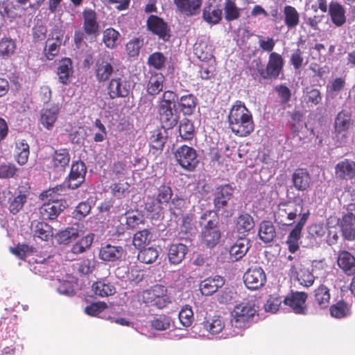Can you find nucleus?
I'll list each match as a JSON object with an SVG mask.
<instances>
[{
  "mask_svg": "<svg viewBox=\"0 0 355 355\" xmlns=\"http://www.w3.org/2000/svg\"><path fill=\"white\" fill-rule=\"evenodd\" d=\"M228 123L232 132L240 137L249 136L254 129L252 114L241 101H236L230 108Z\"/></svg>",
  "mask_w": 355,
  "mask_h": 355,
  "instance_id": "nucleus-1",
  "label": "nucleus"
},
{
  "mask_svg": "<svg viewBox=\"0 0 355 355\" xmlns=\"http://www.w3.org/2000/svg\"><path fill=\"white\" fill-rule=\"evenodd\" d=\"M257 312L258 307L252 302H242L236 304L231 313L230 320L232 326L239 330L235 334H241L248 328Z\"/></svg>",
  "mask_w": 355,
  "mask_h": 355,
  "instance_id": "nucleus-2",
  "label": "nucleus"
},
{
  "mask_svg": "<svg viewBox=\"0 0 355 355\" xmlns=\"http://www.w3.org/2000/svg\"><path fill=\"white\" fill-rule=\"evenodd\" d=\"M302 200L299 202L286 201L280 202L274 212L275 221L282 225H291L299 216L300 219L305 211H303Z\"/></svg>",
  "mask_w": 355,
  "mask_h": 355,
  "instance_id": "nucleus-3",
  "label": "nucleus"
},
{
  "mask_svg": "<svg viewBox=\"0 0 355 355\" xmlns=\"http://www.w3.org/2000/svg\"><path fill=\"white\" fill-rule=\"evenodd\" d=\"M207 221L202 232V241L209 248L214 247L220 241L221 234L218 227V218L213 211H205L200 217V223Z\"/></svg>",
  "mask_w": 355,
  "mask_h": 355,
  "instance_id": "nucleus-4",
  "label": "nucleus"
},
{
  "mask_svg": "<svg viewBox=\"0 0 355 355\" xmlns=\"http://www.w3.org/2000/svg\"><path fill=\"white\" fill-rule=\"evenodd\" d=\"M142 301L146 304L155 306L158 309L166 307L170 302L167 295V288L162 285L156 284L142 293Z\"/></svg>",
  "mask_w": 355,
  "mask_h": 355,
  "instance_id": "nucleus-5",
  "label": "nucleus"
},
{
  "mask_svg": "<svg viewBox=\"0 0 355 355\" xmlns=\"http://www.w3.org/2000/svg\"><path fill=\"white\" fill-rule=\"evenodd\" d=\"M174 157L180 166L189 172L193 171L199 164L196 150L187 145L178 147Z\"/></svg>",
  "mask_w": 355,
  "mask_h": 355,
  "instance_id": "nucleus-6",
  "label": "nucleus"
},
{
  "mask_svg": "<svg viewBox=\"0 0 355 355\" xmlns=\"http://www.w3.org/2000/svg\"><path fill=\"white\" fill-rule=\"evenodd\" d=\"M284 60L282 55L277 52H271L265 69L258 71L260 76L263 79L275 80L282 73Z\"/></svg>",
  "mask_w": 355,
  "mask_h": 355,
  "instance_id": "nucleus-7",
  "label": "nucleus"
},
{
  "mask_svg": "<svg viewBox=\"0 0 355 355\" xmlns=\"http://www.w3.org/2000/svg\"><path fill=\"white\" fill-rule=\"evenodd\" d=\"M130 81L121 77H116L110 80L106 90L109 98L112 100L127 97L130 91Z\"/></svg>",
  "mask_w": 355,
  "mask_h": 355,
  "instance_id": "nucleus-8",
  "label": "nucleus"
},
{
  "mask_svg": "<svg viewBox=\"0 0 355 355\" xmlns=\"http://www.w3.org/2000/svg\"><path fill=\"white\" fill-rule=\"evenodd\" d=\"M310 214V211L306 209L293 229L289 232L286 238V243L288 246V250L291 253L293 254L299 250L302 230L308 220Z\"/></svg>",
  "mask_w": 355,
  "mask_h": 355,
  "instance_id": "nucleus-9",
  "label": "nucleus"
},
{
  "mask_svg": "<svg viewBox=\"0 0 355 355\" xmlns=\"http://www.w3.org/2000/svg\"><path fill=\"white\" fill-rule=\"evenodd\" d=\"M48 202L39 209L40 216L44 220H54L64 209L66 201L58 198H48Z\"/></svg>",
  "mask_w": 355,
  "mask_h": 355,
  "instance_id": "nucleus-10",
  "label": "nucleus"
},
{
  "mask_svg": "<svg viewBox=\"0 0 355 355\" xmlns=\"http://www.w3.org/2000/svg\"><path fill=\"white\" fill-rule=\"evenodd\" d=\"M114 58L110 56L98 58L95 62L94 71L96 80L105 83L109 80L114 72Z\"/></svg>",
  "mask_w": 355,
  "mask_h": 355,
  "instance_id": "nucleus-11",
  "label": "nucleus"
},
{
  "mask_svg": "<svg viewBox=\"0 0 355 355\" xmlns=\"http://www.w3.org/2000/svg\"><path fill=\"white\" fill-rule=\"evenodd\" d=\"M243 281L250 290H257L266 282V275L261 267H251L243 275Z\"/></svg>",
  "mask_w": 355,
  "mask_h": 355,
  "instance_id": "nucleus-12",
  "label": "nucleus"
},
{
  "mask_svg": "<svg viewBox=\"0 0 355 355\" xmlns=\"http://www.w3.org/2000/svg\"><path fill=\"white\" fill-rule=\"evenodd\" d=\"M86 166L83 162L76 161L73 162L67 182L68 188L76 189L85 181Z\"/></svg>",
  "mask_w": 355,
  "mask_h": 355,
  "instance_id": "nucleus-13",
  "label": "nucleus"
},
{
  "mask_svg": "<svg viewBox=\"0 0 355 355\" xmlns=\"http://www.w3.org/2000/svg\"><path fill=\"white\" fill-rule=\"evenodd\" d=\"M146 25L150 31L157 35L163 41H168L171 37L170 29L167 24L157 15H151L148 17Z\"/></svg>",
  "mask_w": 355,
  "mask_h": 355,
  "instance_id": "nucleus-14",
  "label": "nucleus"
},
{
  "mask_svg": "<svg viewBox=\"0 0 355 355\" xmlns=\"http://www.w3.org/2000/svg\"><path fill=\"white\" fill-rule=\"evenodd\" d=\"M307 294L304 292H292L286 296L283 302L285 305L288 306L296 314H306L307 307L306 301Z\"/></svg>",
  "mask_w": 355,
  "mask_h": 355,
  "instance_id": "nucleus-15",
  "label": "nucleus"
},
{
  "mask_svg": "<svg viewBox=\"0 0 355 355\" xmlns=\"http://www.w3.org/2000/svg\"><path fill=\"white\" fill-rule=\"evenodd\" d=\"M234 188L230 184H225L216 187L214 193V205L216 211L224 209L228 201L232 198Z\"/></svg>",
  "mask_w": 355,
  "mask_h": 355,
  "instance_id": "nucleus-16",
  "label": "nucleus"
},
{
  "mask_svg": "<svg viewBox=\"0 0 355 355\" xmlns=\"http://www.w3.org/2000/svg\"><path fill=\"white\" fill-rule=\"evenodd\" d=\"M60 107L58 103L47 104L44 106L40 113V123L47 130L54 127L60 113Z\"/></svg>",
  "mask_w": 355,
  "mask_h": 355,
  "instance_id": "nucleus-17",
  "label": "nucleus"
},
{
  "mask_svg": "<svg viewBox=\"0 0 355 355\" xmlns=\"http://www.w3.org/2000/svg\"><path fill=\"white\" fill-rule=\"evenodd\" d=\"M83 28L86 35L96 37L99 33L100 26L96 11L92 8H85L83 12Z\"/></svg>",
  "mask_w": 355,
  "mask_h": 355,
  "instance_id": "nucleus-18",
  "label": "nucleus"
},
{
  "mask_svg": "<svg viewBox=\"0 0 355 355\" xmlns=\"http://www.w3.org/2000/svg\"><path fill=\"white\" fill-rule=\"evenodd\" d=\"M294 188L298 191H307L312 184L311 177L306 168H298L291 175Z\"/></svg>",
  "mask_w": 355,
  "mask_h": 355,
  "instance_id": "nucleus-19",
  "label": "nucleus"
},
{
  "mask_svg": "<svg viewBox=\"0 0 355 355\" xmlns=\"http://www.w3.org/2000/svg\"><path fill=\"white\" fill-rule=\"evenodd\" d=\"M335 176L340 180H352L355 178V162L345 159L335 166Z\"/></svg>",
  "mask_w": 355,
  "mask_h": 355,
  "instance_id": "nucleus-20",
  "label": "nucleus"
},
{
  "mask_svg": "<svg viewBox=\"0 0 355 355\" xmlns=\"http://www.w3.org/2000/svg\"><path fill=\"white\" fill-rule=\"evenodd\" d=\"M337 265L347 276L355 275V257L347 250H340L337 257Z\"/></svg>",
  "mask_w": 355,
  "mask_h": 355,
  "instance_id": "nucleus-21",
  "label": "nucleus"
},
{
  "mask_svg": "<svg viewBox=\"0 0 355 355\" xmlns=\"http://www.w3.org/2000/svg\"><path fill=\"white\" fill-rule=\"evenodd\" d=\"M173 2L178 12L191 17L200 13L202 0H174Z\"/></svg>",
  "mask_w": 355,
  "mask_h": 355,
  "instance_id": "nucleus-22",
  "label": "nucleus"
},
{
  "mask_svg": "<svg viewBox=\"0 0 355 355\" xmlns=\"http://www.w3.org/2000/svg\"><path fill=\"white\" fill-rule=\"evenodd\" d=\"M225 284L223 277L215 275L209 277L201 281L199 285L200 293L202 295L209 296L216 293L219 288Z\"/></svg>",
  "mask_w": 355,
  "mask_h": 355,
  "instance_id": "nucleus-23",
  "label": "nucleus"
},
{
  "mask_svg": "<svg viewBox=\"0 0 355 355\" xmlns=\"http://www.w3.org/2000/svg\"><path fill=\"white\" fill-rule=\"evenodd\" d=\"M125 250L122 246L106 244L101 246L99 250V259L104 261H116L121 259Z\"/></svg>",
  "mask_w": 355,
  "mask_h": 355,
  "instance_id": "nucleus-24",
  "label": "nucleus"
},
{
  "mask_svg": "<svg viewBox=\"0 0 355 355\" xmlns=\"http://www.w3.org/2000/svg\"><path fill=\"white\" fill-rule=\"evenodd\" d=\"M250 240L245 236L239 237L230 248V257L233 261L241 259L250 248Z\"/></svg>",
  "mask_w": 355,
  "mask_h": 355,
  "instance_id": "nucleus-25",
  "label": "nucleus"
},
{
  "mask_svg": "<svg viewBox=\"0 0 355 355\" xmlns=\"http://www.w3.org/2000/svg\"><path fill=\"white\" fill-rule=\"evenodd\" d=\"M126 227H118L117 232L123 234L125 230H133L145 221L144 215L138 210H128L125 213Z\"/></svg>",
  "mask_w": 355,
  "mask_h": 355,
  "instance_id": "nucleus-26",
  "label": "nucleus"
},
{
  "mask_svg": "<svg viewBox=\"0 0 355 355\" xmlns=\"http://www.w3.org/2000/svg\"><path fill=\"white\" fill-rule=\"evenodd\" d=\"M222 9L220 4L207 3L202 9V19L209 24H217L222 19Z\"/></svg>",
  "mask_w": 355,
  "mask_h": 355,
  "instance_id": "nucleus-27",
  "label": "nucleus"
},
{
  "mask_svg": "<svg viewBox=\"0 0 355 355\" xmlns=\"http://www.w3.org/2000/svg\"><path fill=\"white\" fill-rule=\"evenodd\" d=\"M70 162V155L66 148L54 151L51 155V166L56 171H64Z\"/></svg>",
  "mask_w": 355,
  "mask_h": 355,
  "instance_id": "nucleus-28",
  "label": "nucleus"
},
{
  "mask_svg": "<svg viewBox=\"0 0 355 355\" xmlns=\"http://www.w3.org/2000/svg\"><path fill=\"white\" fill-rule=\"evenodd\" d=\"M350 125L351 114L345 110L339 112L335 118L334 125L336 137H338L340 135H342L345 137L346 132L349 129Z\"/></svg>",
  "mask_w": 355,
  "mask_h": 355,
  "instance_id": "nucleus-29",
  "label": "nucleus"
},
{
  "mask_svg": "<svg viewBox=\"0 0 355 355\" xmlns=\"http://www.w3.org/2000/svg\"><path fill=\"white\" fill-rule=\"evenodd\" d=\"M346 11L343 5L336 1H332L329 6V15L331 22L336 26L340 27L346 22Z\"/></svg>",
  "mask_w": 355,
  "mask_h": 355,
  "instance_id": "nucleus-30",
  "label": "nucleus"
},
{
  "mask_svg": "<svg viewBox=\"0 0 355 355\" xmlns=\"http://www.w3.org/2000/svg\"><path fill=\"white\" fill-rule=\"evenodd\" d=\"M158 114L164 129H171L178 123L179 117L175 109L158 107Z\"/></svg>",
  "mask_w": 355,
  "mask_h": 355,
  "instance_id": "nucleus-31",
  "label": "nucleus"
},
{
  "mask_svg": "<svg viewBox=\"0 0 355 355\" xmlns=\"http://www.w3.org/2000/svg\"><path fill=\"white\" fill-rule=\"evenodd\" d=\"M188 252V248L183 243H172L168 251V257L169 262L177 265L180 263L185 257Z\"/></svg>",
  "mask_w": 355,
  "mask_h": 355,
  "instance_id": "nucleus-32",
  "label": "nucleus"
},
{
  "mask_svg": "<svg viewBox=\"0 0 355 355\" xmlns=\"http://www.w3.org/2000/svg\"><path fill=\"white\" fill-rule=\"evenodd\" d=\"M92 288L94 294L101 297H108L116 293L114 285L106 279L93 283Z\"/></svg>",
  "mask_w": 355,
  "mask_h": 355,
  "instance_id": "nucleus-33",
  "label": "nucleus"
},
{
  "mask_svg": "<svg viewBox=\"0 0 355 355\" xmlns=\"http://www.w3.org/2000/svg\"><path fill=\"white\" fill-rule=\"evenodd\" d=\"M164 80L165 78L162 73H152L146 86L148 94L151 96H155L162 92Z\"/></svg>",
  "mask_w": 355,
  "mask_h": 355,
  "instance_id": "nucleus-34",
  "label": "nucleus"
},
{
  "mask_svg": "<svg viewBox=\"0 0 355 355\" xmlns=\"http://www.w3.org/2000/svg\"><path fill=\"white\" fill-rule=\"evenodd\" d=\"M283 17L288 30L295 28L300 24V13L294 6L286 5L283 9Z\"/></svg>",
  "mask_w": 355,
  "mask_h": 355,
  "instance_id": "nucleus-35",
  "label": "nucleus"
},
{
  "mask_svg": "<svg viewBox=\"0 0 355 355\" xmlns=\"http://www.w3.org/2000/svg\"><path fill=\"white\" fill-rule=\"evenodd\" d=\"M178 107L184 115H191L197 105V98L192 94L182 96L178 101Z\"/></svg>",
  "mask_w": 355,
  "mask_h": 355,
  "instance_id": "nucleus-36",
  "label": "nucleus"
},
{
  "mask_svg": "<svg viewBox=\"0 0 355 355\" xmlns=\"http://www.w3.org/2000/svg\"><path fill=\"white\" fill-rule=\"evenodd\" d=\"M72 61L70 58L62 59L57 68V74L59 81L63 85H67L69 78L73 74Z\"/></svg>",
  "mask_w": 355,
  "mask_h": 355,
  "instance_id": "nucleus-37",
  "label": "nucleus"
},
{
  "mask_svg": "<svg viewBox=\"0 0 355 355\" xmlns=\"http://www.w3.org/2000/svg\"><path fill=\"white\" fill-rule=\"evenodd\" d=\"M30 154L28 144L24 140H17L15 142V159L21 166L26 164Z\"/></svg>",
  "mask_w": 355,
  "mask_h": 355,
  "instance_id": "nucleus-38",
  "label": "nucleus"
},
{
  "mask_svg": "<svg viewBox=\"0 0 355 355\" xmlns=\"http://www.w3.org/2000/svg\"><path fill=\"white\" fill-rule=\"evenodd\" d=\"M167 140V132L166 130L157 128L151 132L149 139L150 145L152 148L161 152Z\"/></svg>",
  "mask_w": 355,
  "mask_h": 355,
  "instance_id": "nucleus-39",
  "label": "nucleus"
},
{
  "mask_svg": "<svg viewBox=\"0 0 355 355\" xmlns=\"http://www.w3.org/2000/svg\"><path fill=\"white\" fill-rule=\"evenodd\" d=\"M314 303L321 309H326L329 305L330 293L329 289L322 284L314 290Z\"/></svg>",
  "mask_w": 355,
  "mask_h": 355,
  "instance_id": "nucleus-40",
  "label": "nucleus"
},
{
  "mask_svg": "<svg viewBox=\"0 0 355 355\" xmlns=\"http://www.w3.org/2000/svg\"><path fill=\"white\" fill-rule=\"evenodd\" d=\"M260 239L264 243H270L273 241L276 236V231L274 225L270 221L263 220L261 223L259 230Z\"/></svg>",
  "mask_w": 355,
  "mask_h": 355,
  "instance_id": "nucleus-41",
  "label": "nucleus"
},
{
  "mask_svg": "<svg viewBox=\"0 0 355 355\" xmlns=\"http://www.w3.org/2000/svg\"><path fill=\"white\" fill-rule=\"evenodd\" d=\"M254 227V219L249 214L243 213L237 217L236 228L239 233L244 234L250 232Z\"/></svg>",
  "mask_w": 355,
  "mask_h": 355,
  "instance_id": "nucleus-42",
  "label": "nucleus"
},
{
  "mask_svg": "<svg viewBox=\"0 0 355 355\" xmlns=\"http://www.w3.org/2000/svg\"><path fill=\"white\" fill-rule=\"evenodd\" d=\"M120 37L119 31L110 27L103 31L102 40L106 48L113 49L119 43Z\"/></svg>",
  "mask_w": 355,
  "mask_h": 355,
  "instance_id": "nucleus-43",
  "label": "nucleus"
},
{
  "mask_svg": "<svg viewBox=\"0 0 355 355\" xmlns=\"http://www.w3.org/2000/svg\"><path fill=\"white\" fill-rule=\"evenodd\" d=\"M342 236L345 240L352 241L355 240V222L348 218L342 216L340 223Z\"/></svg>",
  "mask_w": 355,
  "mask_h": 355,
  "instance_id": "nucleus-44",
  "label": "nucleus"
},
{
  "mask_svg": "<svg viewBox=\"0 0 355 355\" xmlns=\"http://www.w3.org/2000/svg\"><path fill=\"white\" fill-rule=\"evenodd\" d=\"M16 48L15 40L10 37H3L0 40V57L2 59H8L15 53Z\"/></svg>",
  "mask_w": 355,
  "mask_h": 355,
  "instance_id": "nucleus-45",
  "label": "nucleus"
},
{
  "mask_svg": "<svg viewBox=\"0 0 355 355\" xmlns=\"http://www.w3.org/2000/svg\"><path fill=\"white\" fill-rule=\"evenodd\" d=\"M152 236V233L147 229L138 231L134 234L132 243L137 249L144 248L149 244Z\"/></svg>",
  "mask_w": 355,
  "mask_h": 355,
  "instance_id": "nucleus-46",
  "label": "nucleus"
},
{
  "mask_svg": "<svg viewBox=\"0 0 355 355\" xmlns=\"http://www.w3.org/2000/svg\"><path fill=\"white\" fill-rule=\"evenodd\" d=\"M180 136L184 141H189L195 136V128L192 121L187 118L180 121L179 125Z\"/></svg>",
  "mask_w": 355,
  "mask_h": 355,
  "instance_id": "nucleus-47",
  "label": "nucleus"
},
{
  "mask_svg": "<svg viewBox=\"0 0 355 355\" xmlns=\"http://www.w3.org/2000/svg\"><path fill=\"white\" fill-rule=\"evenodd\" d=\"M225 19L227 21L238 19L241 16V9L234 0H225L224 3Z\"/></svg>",
  "mask_w": 355,
  "mask_h": 355,
  "instance_id": "nucleus-48",
  "label": "nucleus"
},
{
  "mask_svg": "<svg viewBox=\"0 0 355 355\" xmlns=\"http://www.w3.org/2000/svg\"><path fill=\"white\" fill-rule=\"evenodd\" d=\"M34 236L47 241L53 235V228L45 222H37L34 229Z\"/></svg>",
  "mask_w": 355,
  "mask_h": 355,
  "instance_id": "nucleus-49",
  "label": "nucleus"
},
{
  "mask_svg": "<svg viewBox=\"0 0 355 355\" xmlns=\"http://www.w3.org/2000/svg\"><path fill=\"white\" fill-rule=\"evenodd\" d=\"M329 311L331 315L336 318H345L351 313L349 306L343 300H340L331 305Z\"/></svg>",
  "mask_w": 355,
  "mask_h": 355,
  "instance_id": "nucleus-50",
  "label": "nucleus"
},
{
  "mask_svg": "<svg viewBox=\"0 0 355 355\" xmlns=\"http://www.w3.org/2000/svg\"><path fill=\"white\" fill-rule=\"evenodd\" d=\"M79 236L78 230L68 227L56 234L55 238L60 244H67L75 241Z\"/></svg>",
  "mask_w": 355,
  "mask_h": 355,
  "instance_id": "nucleus-51",
  "label": "nucleus"
},
{
  "mask_svg": "<svg viewBox=\"0 0 355 355\" xmlns=\"http://www.w3.org/2000/svg\"><path fill=\"white\" fill-rule=\"evenodd\" d=\"M94 237V235L93 234H89L85 236L82 237L72 245L71 252L75 254L83 253L92 245Z\"/></svg>",
  "mask_w": 355,
  "mask_h": 355,
  "instance_id": "nucleus-52",
  "label": "nucleus"
},
{
  "mask_svg": "<svg viewBox=\"0 0 355 355\" xmlns=\"http://www.w3.org/2000/svg\"><path fill=\"white\" fill-rule=\"evenodd\" d=\"M27 196L24 193H19L16 196L9 197L8 209L12 214H17L24 207L26 202Z\"/></svg>",
  "mask_w": 355,
  "mask_h": 355,
  "instance_id": "nucleus-53",
  "label": "nucleus"
},
{
  "mask_svg": "<svg viewBox=\"0 0 355 355\" xmlns=\"http://www.w3.org/2000/svg\"><path fill=\"white\" fill-rule=\"evenodd\" d=\"M204 329L211 334L220 333L225 327V323L220 316L207 320L202 323Z\"/></svg>",
  "mask_w": 355,
  "mask_h": 355,
  "instance_id": "nucleus-54",
  "label": "nucleus"
},
{
  "mask_svg": "<svg viewBox=\"0 0 355 355\" xmlns=\"http://www.w3.org/2000/svg\"><path fill=\"white\" fill-rule=\"evenodd\" d=\"M178 101V96L175 92L171 90H166L162 94L158 107L175 109Z\"/></svg>",
  "mask_w": 355,
  "mask_h": 355,
  "instance_id": "nucleus-55",
  "label": "nucleus"
},
{
  "mask_svg": "<svg viewBox=\"0 0 355 355\" xmlns=\"http://www.w3.org/2000/svg\"><path fill=\"white\" fill-rule=\"evenodd\" d=\"M159 255V252L155 248H144L143 250H140L137 255V259L142 263H152L155 262Z\"/></svg>",
  "mask_w": 355,
  "mask_h": 355,
  "instance_id": "nucleus-56",
  "label": "nucleus"
},
{
  "mask_svg": "<svg viewBox=\"0 0 355 355\" xmlns=\"http://www.w3.org/2000/svg\"><path fill=\"white\" fill-rule=\"evenodd\" d=\"M128 173L126 164L121 161L114 162L110 168V175L114 179L124 180Z\"/></svg>",
  "mask_w": 355,
  "mask_h": 355,
  "instance_id": "nucleus-57",
  "label": "nucleus"
},
{
  "mask_svg": "<svg viewBox=\"0 0 355 355\" xmlns=\"http://www.w3.org/2000/svg\"><path fill=\"white\" fill-rule=\"evenodd\" d=\"M166 62V58L161 52H155L148 58V64L158 70L164 68Z\"/></svg>",
  "mask_w": 355,
  "mask_h": 355,
  "instance_id": "nucleus-58",
  "label": "nucleus"
},
{
  "mask_svg": "<svg viewBox=\"0 0 355 355\" xmlns=\"http://www.w3.org/2000/svg\"><path fill=\"white\" fill-rule=\"evenodd\" d=\"M172 196L173 191L169 185L163 184L158 187L156 198L162 205H166L171 199Z\"/></svg>",
  "mask_w": 355,
  "mask_h": 355,
  "instance_id": "nucleus-59",
  "label": "nucleus"
},
{
  "mask_svg": "<svg viewBox=\"0 0 355 355\" xmlns=\"http://www.w3.org/2000/svg\"><path fill=\"white\" fill-rule=\"evenodd\" d=\"M144 209L150 213L159 214L163 209V205L153 196H148L144 201Z\"/></svg>",
  "mask_w": 355,
  "mask_h": 355,
  "instance_id": "nucleus-60",
  "label": "nucleus"
},
{
  "mask_svg": "<svg viewBox=\"0 0 355 355\" xmlns=\"http://www.w3.org/2000/svg\"><path fill=\"white\" fill-rule=\"evenodd\" d=\"M171 318L166 315H159L154 318L150 322L152 328L157 331H164L170 327Z\"/></svg>",
  "mask_w": 355,
  "mask_h": 355,
  "instance_id": "nucleus-61",
  "label": "nucleus"
},
{
  "mask_svg": "<svg viewBox=\"0 0 355 355\" xmlns=\"http://www.w3.org/2000/svg\"><path fill=\"white\" fill-rule=\"evenodd\" d=\"M180 323L185 327H190L193 322V312L191 306H184L179 313Z\"/></svg>",
  "mask_w": 355,
  "mask_h": 355,
  "instance_id": "nucleus-62",
  "label": "nucleus"
},
{
  "mask_svg": "<svg viewBox=\"0 0 355 355\" xmlns=\"http://www.w3.org/2000/svg\"><path fill=\"white\" fill-rule=\"evenodd\" d=\"M10 250L19 259L24 260L27 254L33 252L34 248L26 243H18L15 247L10 248Z\"/></svg>",
  "mask_w": 355,
  "mask_h": 355,
  "instance_id": "nucleus-63",
  "label": "nucleus"
},
{
  "mask_svg": "<svg viewBox=\"0 0 355 355\" xmlns=\"http://www.w3.org/2000/svg\"><path fill=\"white\" fill-rule=\"evenodd\" d=\"M282 302V298L278 295H270L264 304V309L267 312L276 313Z\"/></svg>",
  "mask_w": 355,
  "mask_h": 355,
  "instance_id": "nucleus-64",
  "label": "nucleus"
}]
</instances>
